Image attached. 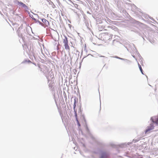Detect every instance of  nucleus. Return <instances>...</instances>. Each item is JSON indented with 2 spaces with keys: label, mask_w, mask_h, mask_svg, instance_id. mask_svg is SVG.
Returning <instances> with one entry per match:
<instances>
[{
  "label": "nucleus",
  "mask_w": 158,
  "mask_h": 158,
  "mask_svg": "<svg viewBox=\"0 0 158 158\" xmlns=\"http://www.w3.org/2000/svg\"><path fill=\"white\" fill-rule=\"evenodd\" d=\"M18 4L19 5L22 6L23 7L25 8L27 7V6L25 4L21 2H18Z\"/></svg>",
  "instance_id": "nucleus-6"
},
{
  "label": "nucleus",
  "mask_w": 158,
  "mask_h": 158,
  "mask_svg": "<svg viewBox=\"0 0 158 158\" xmlns=\"http://www.w3.org/2000/svg\"><path fill=\"white\" fill-rule=\"evenodd\" d=\"M77 122L78 125V126H80V123H79V121H78V120H77Z\"/></svg>",
  "instance_id": "nucleus-11"
},
{
  "label": "nucleus",
  "mask_w": 158,
  "mask_h": 158,
  "mask_svg": "<svg viewBox=\"0 0 158 158\" xmlns=\"http://www.w3.org/2000/svg\"><path fill=\"white\" fill-rule=\"evenodd\" d=\"M29 62H31V61L30 60H29L28 61Z\"/></svg>",
  "instance_id": "nucleus-13"
},
{
  "label": "nucleus",
  "mask_w": 158,
  "mask_h": 158,
  "mask_svg": "<svg viewBox=\"0 0 158 158\" xmlns=\"http://www.w3.org/2000/svg\"><path fill=\"white\" fill-rule=\"evenodd\" d=\"M154 123H156V124L158 125V118L156 119L155 121H153Z\"/></svg>",
  "instance_id": "nucleus-10"
},
{
  "label": "nucleus",
  "mask_w": 158,
  "mask_h": 158,
  "mask_svg": "<svg viewBox=\"0 0 158 158\" xmlns=\"http://www.w3.org/2000/svg\"><path fill=\"white\" fill-rule=\"evenodd\" d=\"M42 21L44 24V25L45 26H47L49 24V22L45 19H42Z\"/></svg>",
  "instance_id": "nucleus-4"
},
{
  "label": "nucleus",
  "mask_w": 158,
  "mask_h": 158,
  "mask_svg": "<svg viewBox=\"0 0 158 158\" xmlns=\"http://www.w3.org/2000/svg\"><path fill=\"white\" fill-rule=\"evenodd\" d=\"M76 101H75L74 105H73V109L74 110V112H76V111H77L76 110Z\"/></svg>",
  "instance_id": "nucleus-8"
},
{
  "label": "nucleus",
  "mask_w": 158,
  "mask_h": 158,
  "mask_svg": "<svg viewBox=\"0 0 158 158\" xmlns=\"http://www.w3.org/2000/svg\"><path fill=\"white\" fill-rule=\"evenodd\" d=\"M138 66H139V69L141 72V73H142L143 74V70L142 69V67H141V66L139 64V63H138Z\"/></svg>",
  "instance_id": "nucleus-7"
},
{
  "label": "nucleus",
  "mask_w": 158,
  "mask_h": 158,
  "mask_svg": "<svg viewBox=\"0 0 158 158\" xmlns=\"http://www.w3.org/2000/svg\"><path fill=\"white\" fill-rule=\"evenodd\" d=\"M75 112V118H76V120H78L77 111H76V112Z\"/></svg>",
  "instance_id": "nucleus-9"
},
{
  "label": "nucleus",
  "mask_w": 158,
  "mask_h": 158,
  "mask_svg": "<svg viewBox=\"0 0 158 158\" xmlns=\"http://www.w3.org/2000/svg\"><path fill=\"white\" fill-rule=\"evenodd\" d=\"M52 72V77H53V76H54V75H53V74Z\"/></svg>",
  "instance_id": "nucleus-12"
},
{
  "label": "nucleus",
  "mask_w": 158,
  "mask_h": 158,
  "mask_svg": "<svg viewBox=\"0 0 158 158\" xmlns=\"http://www.w3.org/2000/svg\"><path fill=\"white\" fill-rule=\"evenodd\" d=\"M100 39L103 41H107L112 38V35L110 34L107 33H101L99 35Z\"/></svg>",
  "instance_id": "nucleus-1"
},
{
  "label": "nucleus",
  "mask_w": 158,
  "mask_h": 158,
  "mask_svg": "<svg viewBox=\"0 0 158 158\" xmlns=\"http://www.w3.org/2000/svg\"><path fill=\"white\" fill-rule=\"evenodd\" d=\"M63 42L64 44V46L65 48L68 51H69L70 50V47L68 44V40L67 37H65L64 39H63Z\"/></svg>",
  "instance_id": "nucleus-2"
},
{
  "label": "nucleus",
  "mask_w": 158,
  "mask_h": 158,
  "mask_svg": "<svg viewBox=\"0 0 158 158\" xmlns=\"http://www.w3.org/2000/svg\"><path fill=\"white\" fill-rule=\"evenodd\" d=\"M154 128V126L152 124H151L148 127V128L145 131V132L147 133Z\"/></svg>",
  "instance_id": "nucleus-3"
},
{
  "label": "nucleus",
  "mask_w": 158,
  "mask_h": 158,
  "mask_svg": "<svg viewBox=\"0 0 158 158\" xmlns=\"http://www.w3.org/2000/svg\"><path fill=\"white\" fill-rule=\"evenodd\" d=\"M108 154L106 152H103L102 153L100 158H106L108 157Z\"/></svg>",
  "instance_id": "nucleus-5"
}]
</instances>
